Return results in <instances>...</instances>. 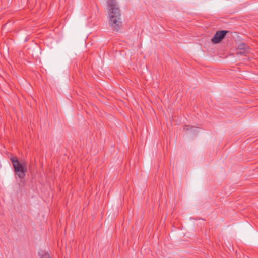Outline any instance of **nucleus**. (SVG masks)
<instances>
[{"instance_id":"1","label":"nucleus","mask_w":258,"mask_h":258,"mask_svg":"<svg viewBox=\"0 0 258 258\" xmlns=\"http://www.w3.org/2000/svg\"><path fill=\"white\" fill-rule=\"evenodd\" d=\"M108 7L109 26L112 30L118 32L122 27L120 10L115 0H109Z\"/></svg>"},{"instance_id":"3","label":"nucleus","mask_w":258,"mask_h":258,"mask_svg":"<svg viewBox=\"0 0 258 258\" xmlns=\"http://www.w3.org/2000/svg\"><path fill=\"white\" fill-rule=\"evenodd\" d=\"M228 31L226 30H221L216 32L211 40L212 42L214 44L219 43L225 37Z\"/></svg>"},{"instance_id":"5","label":"nucleus","mask_w":258,"mask_h":258,"mask_svg":"<svg viewBox=\"0 0 258 258\" xmlns=\"http://www.w3.org/2000/svg\"><path fill=\"white\" fill-rule=\"evenodd\" d=\"M191 129H195V127L193 126L190 125H185L184 127V130H185L186 131H187Z\"/></svg>"},{"instance_id":"4","label":"nucleus","mask_w":258,"mask_h":258,"mask_svg":"<svg viewBox=\"0 0 258 258\" xmlns=\"http://www.w3.org/2000/svg\"><path fill=\"white\" fill-rule=\"evenodd\" d=\"M250 48L245 44H240L237 49V54L240 55H246L247 54L249 53Z\"/></svg>"},{"instance_id":"2","label":"nucleus","mask_w":258,"mask_h":258,"mask_svg":"<svg viewBox=\"0 0 258 258\" xmlns=\"http://www.w3.org/2000/svg\"><path fill=\"white\" fill-rule=\"evenodd\" d=\"M10 161L12 163L15 174L21 179H23L27 170V164L25 162H20L16 157H11Z\"/></svg>"}]
</instances>
